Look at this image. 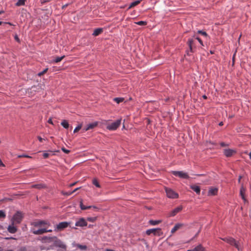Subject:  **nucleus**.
Listing matches in <instances>:
<instances>
[{
	"instance_id": "f257e3e1",
	"label": "nucleus",
	"mask_w": 251,
	"mask_h": 251,
	"mask_svg": "<svg viewBox=\"0 0 251 251\" xmlns=\"http://www.w3.org/2000/svg\"><path fill=\"white\" fill-rule=\"evenodd\" d=\"M24 214L21 211H17L11 219V223L16 225L20 224L24 218Z\"/></svg>"
},
{
	"instance_id": "f03ea898",
	"label": "nucleus",
	"mask_w": 251,
	"mask_h": 251,
	"mask_svg": "<svg viewBox=\"0 0 251 251\" xmlns=\"http://www.w3.org/2000/svg\"><path fill=\"white\" fill-rule=\"evenodd\" d=\"M71 222H62L57 224L55 226V231H61L67 228L70 225Z\"/></svg>"
},
{
	"instance_id": "7ed1b4c3",
	"label": "nucleus",
	"mask_w": 251,
	"mask_h": 251,
	"mask_svg": "<svg viewBox=\"0 0 251 251\" xmlns=\"http://www.w3.org/2000/svg\"><path fill=\"white\" fill-rule=\"evenodd\" d=\"M121 119L117 120L116 121L108 124L106 128L109 130H116L121 125Z\"/></svg>"
},
{
	"instance_id": "20e7f679",
	"label": "nucleus",
	"mask_w": 251,
	"mask_h": 251,
	"mask_svg": "<svg viewBox=\"0 0 251 251\" xmlns=\"http://www.w3.org/2000/svg\"><path fill=\"white\" fill-rule=\"evenodd\" d=\"M165 191L166 193L167 196L169 198L176 199L178 197V194L176 193L175 191H174L172 189L170 188H166Z\"/></svg>"
},
{
	"instance_id": "39448f33",
	"label": "nucleus",
	"mask_w": 251,
	"mask_h": 251,
	"mask_svg": "<svg viewBox=\"0 0 251 251\" xmlns=\"http://www.w3.org/2000/svg\"><path fill=\"white\" fill-rule=\"evenodd\" d=\"M172 174L175 176H178L180 178L188 179L189 176L188 174L183 171H172Z\"/></svg>"
},
{
	"instance_id": "423d86ee",
	"label": "nucleus",
	"mask_w": 251,
	"mask_h": 251,
	"mask_svg": "<svg viewBox=\"0 0 251 251\" xmlns=\"http://www.w3.org/2000/svg\"><path fill=\"white\" fill-rule=\"evenodd\" d=\"M54 245L55 247L60 248L63 249H66V246L60 240L58 239L57 237H56L55 240H54Z\"/></svg>"
},
{
	"instance_id": "0eeeda50",
	"label": "nucleus",
	"mask_w": 251,
	"mask_h": 251,
	"mask_svg": "<svg viewBox=\"0 0 251 251\" xmlns=\"http://www.w3.org/2000/svg\"><path fill=\"white\" fill-rule=\"evenodd\" d=\"M98 125V122H95L90 124H88L85 127H84L82 130L83 132L87 131L90 129H93Z\"/></svg>"
},
{
	"instance_id": "6e6552de",
	"label": "nucleus",
	"mask_w": 251,
	"mask_h": 251,
	"mask_svg": "<svg viewBox=\"0 0 251 251\" xmlns=\"http://www.w3.org/2000/svg\"><path fill=\"white\" fill-rule=\"evenodd\" d=\"M182 209V206H179L175 208L173 210L171 211L168 214V216L169 217H174L175 215H176L178 212L181 211Z\"/></svg>"
},
{
	"instance_id": "1a4fd4ad",
	"label": "nucleus",
	"mask_w": 251,
	"mask_h": 251,
	"mask_svg": "<svg viewBox=\"0 0 251 251\" xmlns=\"http://www.w3.org/2000/svg\"><path fill=\"white\" fill-rule=\"evenodd\" d=\"M87 223L86 221V220L83 218H80L75 224V226H80V227L86 226H87Z\"/></svg>"
},
{
	"instance_id": "9d476101",
	"label": "nucleus",
	"mask_w": 251,
	"mask_h": 251,
	"mask_svg": "<svg viewBox=\"0 0 251 251\" xmlns=\"http://www.w3.org/2000/svg\"><path fill=\"white\" fill-rule=\"evenodd\" d=\"M80 207L81 210H86L91 208H92L96 211H97L99 210V208L96 206H85L84 205H83L82 201H81L80 202Z\"/></svg>"
},
{
	"instance_id": "9b49d317",
	"label": "nucleus",
	"mask_w": 251,
	"mask_h": 251,
	"mask_svg": "<svg viewBox=\"0 0 251 251\" xmlns=\"http://www.w3.org/2000/svg\"><path fill=\"white\" fill-rule=\"evenodd\" d=\"M161 231L160 228H151L150 229H148L146 231V234L148 235H151V234H153V235H159V232Z\"/></svg>"
},
{
	"instance_id": "f8f14e48",
	"label": "nucleus",
	"mask_w": 251,
	"mask_h": 251,
	"mask_svg": "<svg viewBox=\"0 0 251 251\" xmlns=\"http://www.w3.org/2000/svg\"><path fill=\"white\" fill-rule=\"evenodd\" d=\"M16 224L11 223V224L8 226L7 230L11 233H15L17 231V228L15 226Z\"/></svg>"
},
{
	"instance_id": "ddd939ff",
	"label": "nucleus",
	"mask_w": 251,
	"mask_h": 251,
	"mask_svg": "<svg viewBox=\"0 0 251 251\" xmlns=\"http://www.w3.org/2000/svg\"><path fill=\"white\" fill-rule=\"evenodd\" d=\"M184 226V224L182 223H177L175 225L174 227L171 230V233H174L177 230L180 229Z\"/></svg>"
},
{
	"instance_id": "4468645a",
	"label": "nucleus",
	"mask_w": 251,
	"mask_h": 251,
	"mask_svg": "<svg viewBox=\"0 0 251 251\" xmlns=\"http://www.w3.org/2000/svg\"><path fill=\"white\" fill-rule=\"evenodd\" d=\"M32 232L35 235H41L44 233L47 232V229L46 228H42L39 229L38 230H32Z\"/></svg>"
},
{
	"instance_id": "2eb2a0df",
	"label": "nucleus",
	"mask_w": 251,
	"mask_h": 251,
	"mask_svg": "<svg viewBox=\"0 0 251 251\" xmlns=\"http://www.w3.org/2000/svg\"><path fill=\"white\" fill-rule=\"evenodd\" d=\"M245 192L246 189L242 185L240 190V195L242 197V199L244 201H246V199L245 198Z\"/></svg>"
},
{
	"instance_id": "dca6fc26",
	"label": "nucleus",
	"mask_w": 251,
	"mask_h": 251,
	"mask_svg": "<svg viewBox=\"0 0 251 251\" xmlns=\"http://www.w3.org/2000/svg\"><path fill=\"white\" fill-rule=\"evenodd\" d=\"M218 189L216 188H210L208 192V196H214L217 194Z\"/></svg>"
},
{
	"instance_id": "f3484780",
	"label": "nucleus",
	"mask_w": 251,
	"mask_h": 251,
	"mask_svg": "<svg viewBox=\"0 0 251 251\" xmlns=\"http://www.w3.org/2000/svg\"><path fill=\"white\" fill-rule=\"evenodd\" d=\"M48 223L45 221H39L37 222H35L32 224V225H33L35 226H40L42 225H47Z\"/></svg>"
},
{
	"instance_id": "a211bd4d",
	"label": "nucleus",
	"mask_w": 251,
	"mask_h": 251,
	"mask_svg": "<svg viewBox=\"0 0 251 251\" xmlns=\"http://www.w3.org/2000/svg\"><path fill=\"white\" fill-rule=\"evenodd\" d=\"M221 239L231 245H232L234 243V239L231 237L222 238Z\"/></svg>"
},
{
	"instance_id": "6ab92c4d",
	"label": "nucleus",
	"mask_w": 251,
	"mask_h": 251,
	"mask_svg": "<svg viewBox=\"0 0 251 251\" xmlns=\"http://www.w3.org/2000/svg\"><path fill=\"white\" fill-rule=\"evenodd\" d=\"M187 251H204V248L200 244L194 249L192 250H189Z\"/></svg>"
},
{
	"instance_id": "aec40b11",
	"label": "nucleus",
	"mask_w": 251,
	"mask_h": 251,
	"mask_svg": "<svg viewBox=\"0 0 251 251\" xmlns=\"http://www.w3.org/2000/svg\"><path fill=\"white\" fill-rule=\"evenodd\" d=\"M234 151L231 149H226L224 151V154L227 157H230L232 155Z\"/></svg>"
},
{
	"instance_id": "412c9836",
	"label": "nucleus",
	"mask_w": 251,
	"mask_h": 251,
	"mask_svg": "<svg viewBox=\"0 0 251 251\" xmlns=\"http://www.w3.org/2000/svg\"><path fill=\"white\" fill-rule=\"evenodd\" d=\"M190 188L193 191H194L197 194H200L201 192V189L199 186L196 185H192L190 186Z\"/></svg>"
},
{
	"instance_id": "4be33fe9",
	"label": "nucleus",
	"mask_w": 251,
	"mask_h": 251,
	"mask_svg": "<svg viewBox=\"0 0 251 251\" xmlns=\"http://www.w3.org/2000/svg\"><path fill=\"white\" fill-rule=\"evenodd\" d=\"M103 31V29L101 28H96L94 30L92 35L94 36H97L100 34Z\"/></svg>"
},
{
	"instance_id": "5701e85b",
	"label": "nucleus",
	"mask_w": 251,
	"mask_h": 251,
	"mask_svg": "<svg viewBox=\"0 0 251 251\" xmlns=\"http://www.w3.org/2000/svg\"><path fill=\"white\" fill-rule=\"evenodd\" d=\"M56 237H55V236H54V237L45 236L43 238V239L45 240L48 243H50V242H53L54 241V240H55Z\"/></svg>"
},
{
	"instance_id": "b1692460",
	"label": "nucleus",
	"mask_w": 251,
	"mask_h": 251,
	"mask_svg": "<svg viewBox=\"0 0 251 251\" xmlns=\"http://www.w3.org/2000/svg\"><path fill=\"white\" fill-rule=\"evenodd\" d=\"M31 187L34 188H37L38 189H41L42 188L45 187V185L43 184H37L32 185L31 186Z\"/></svg>"
},
{
	"instance_id": "393cba45",
	"label": "nucleus",
	"mask_w": 251,
	"mask_h": 251,
	"mask_svg": "<svg viewBox=\"0 0 251 251\" xmlns=\"http://www.w3.org/2000/svg\"><path fill=\"white\" fill-rule=\"evenodd\" d=\"M61 126H62L65 128H68L69 125L67 120H64L61 123Z\"/></svg>"
},
{
	"instance_id": "a878e982",
	"label": "nucleus",
	"mask_w": 251,
	"mask_h": 251,
	"mask_svg": "<svg viewBox=\"0 0 251 251\" xmlns=\"http://www.w3.org/2000/svg\"><path fill=\"white\" fill-rule=\"evenodd\" d=\"M161 222V221H160V220H151L149 221V223L151 225H153V226H155V225H158L159 223H160Z\"/></svg>"
},
{
	"instance_id": "bb28decb",
	"label": "nucleus",
	"mask_w": 251,
	"mask_h": 251,
	"mask_svg": "<svg viewBox=\"0 0 251 251\" xmlns=\"http://www.w3.org/2000/svg\"><path fill=\"white\" fill-rule=\"evenodd\" d=\"M194 40L192 39H189L188 41V44L189 47V48L190 49V50L191 51H193L192 50V48L194 44Z\"/></svg>"
},
{
	"instance_id": "cd10ccee",
	"label": "nucleus",
	"mask_w": 251,
	"mask_h": 251,
	"mask_svg": "<svg viewBox=\"0 0 251 251\" xmlns=\"http://www.w3.org/2000/svg\"><path fill=\"white\" fill-rule=\"evenodd\" d=\"M141 2V0H136L135 1H133L131 3V4L129 5V8H130L131 7H134L139 4Z\"/></svg>"
},
{
	"instance_id": "c85d7f7f",
	"label": "nucleus",
	"mask_w": 251,
	"mask_h": 251,
	"mask_svg": "<svg viewBox=\"0 0 251 251\" xmlns=\"http://www.w3.org/2000/svg\"><path fill=\"white\" fill-rule=\"evenodd\" d=\"M65 57V56H62L61 57H56L53 61V62L54 63H58L60 62Z\"/></svg>"
},
{
	"instance_id": "c756f323",
	"label": "nucleus",
	"mask_w": 251,
	"mask_h": 251,
	"mask_svg": "<svg viewBox=\"0 0 251 251\" xmlns=\"http://www.w3.org/2000/svg\"><path fill=\"white\" fill-rule=\"evenodd\" d=\"M25 0H18L16 3V5L18 6L24 5L25 4Z\"/></svg>"
},
{
	"instance_id": "7c9ffc66",
	"label": "nucleus",
	"mask_w": 251,
	"mask_h": 251,
	"mask_svg": "<svg viewBox=\"0 0 251 251\" xmlns=\"http://www.w3.org/2000/svg\"><path fill=\"white\" fill-rule=\"evenodd\" d=\"M92 183L95 185L97 187L100 188V187L98 181L97 179L94 178L92 180Z\"/></svg>"
},
{
	"instance_id": "2f4dec72",
	"label": "nucleus",
	"mask_w": 251,
	"mask_h": 251,
	"mask_svg": "<svg viewBox=\"0 0 251 251\" xmlns=\"http://www.w3.org/2000/svg\"><path fill=\"white\" fill-rule=\"evenodd\" d=\"M97 219V217H88L87 218V221L90 222H95Z\"/></svg>"
},
{
	"instance_id": "473e14b6",
	"label": "nucleus",
	"mask_w": 251,
	"mask_h": 251,
	"mask_svg": "<svg viewBox=\"0 0 251 251\" xmlns=\"http://www.w3.org/2000/svg\"><path fill=\"white\" fill-rule=\"evenodd\" d=\"M136 25H147V23L146 21H139L135 23Z\"/></svg>"
},
{
	"instance_id": "72a5a7b5",
	"label": "nucleus",
	"mask_w": 251,
	"mask_h": 251,
	"mask_svg": "<svg viewBox=\"0 0 251 251\" xmlns=\"http://www.w3.org/2000/svg\"><path fill=\"white\" fill-rule=\"evenodd\" d=\"M77 247L81 250H85L87 249V246L85 245L78 244L77 245Z\"/></svg>"
},
{
	"instance_id": "f704fd0d",
	"label": "nucleus",
	"mask_w": 251,
	"mask_h": 251,
	"mask_svg": "<svg viewBox=\"0 0 251 251\" xmlns=\"http://www.w3.org/2000/svg\"><path fill=\"white\" fill-rule=\"evenodd\" d=\"M232 245L234 246L238 250H240V247L239 243L237 242L235 240H234V243Z\"/></svg>"
},
{
	"instance_id": "c9c22d12",
	"label": "nucleus",
	"mask_w": 251,
	"mask_h": 251,
	"mask_svg": "<svg viewBox=\"0 0 251 251\" xmlns=\"http://www.w3.org/2000/svg\"><path fill=\"white\" fill-rule=\"evenodd\" d=\"M82 127V124L78 125L74 129V133H75L79 130Z\"/></svg>"
},
{
	"instance_id": "e433bc0d",
	"label": "nucleus",
	"mask_w": 251,
	"mask_h": 251,
	"mask_svg": "<svg viewBox=\"0 0 251 251\" xmlns=\"http://www.w3.org/2000/svg\"><path fill=\"white\" fill-rule=\"evenodd\" d=\"M114 100L116 102H117V103H120L121 102H122L124 100V99L123 98H115L114 99Z\"/></svg>"
},
{
	"instance_id": "4c0bfd02",
	"label": "nucleus",
	"mask_w": 251,
	"mask_h": 251,
	"mask_svg": "<svg viewBox=\"0 0 251 251\" xmlns=\"http://www.w3.org/2000/svg\"><path fill=\"white\" fill-rule=\"evenodd\" d=\"M5 217V212L3 210H0V218H4Z\"/></svg>"
},
{
	"instance_id": "58836bf2",
	"label": "nucleus",
	"mask_w": 251,
	"mask_h": 251,
	"mask_svg": "<svg viewBox=\"0 0 251 251\" xmlns=\"http://www.w3.org/2000/svg\"><path fill=\"white\" fill-rule=\"evenodd\" d=\"M198 33H199V34H201L202 35L204 36H205V37H207V34L206 33V32L204 31H202V30H198Z\"/></svg>"
},
{
	"instance_id": "ea45409f",
	"label": "nucleus",
	"mask_w": 251,
	"mask_h": 251,
	"mask_svg": "<svg viewBox=\"0 0 251 251\" xmlns=\"http://www.w3.org/2000/svg\"><path fill=\"white\" fill-rule=\"evenodd\" d=\"M61 193L62 195H65V196H70L73 194V192H65L64 191H62Z\"/></svg>"
},
{
	"instance_id": "a19ab883",
	"label": "nucleus",
	"mask_w": 251,
	"mask_h": 251,
	"mask_svg": "<svg viewBox=\"0 0 251 251\" xmlns=\"http://www.w3.org/2000/svg\"><path fill=\"white\" fill-rule=\"evenodd\" d=\"M194 37H195L202 46H203V42L199 37H196L195 35H194Z\"/></svg>"
},
{
	"instance_id": "79ce46f5",
	"label": "nucleus",
	"mask_w": 251,
	"mask_h": 251,
	"mask_svg": "<svg viewBox=\"0 0 251 251\" xmlns=\"http://www.w3.org/2000/svg\"><path fill=\"white\" fill-rule=\"evenodd\" d=\"M48 70V69L46 68L44 71H43L42 72H40L39 73H38V76H41V75H44L45 73H46L47 72Z\"/></svg>"
},
{
	"instance_id": "37998d69",
	"label": "nucleus",
	"mask_w": 251,
	"mask_h": 251,
	"mask_svg": "<svg viewBox=\"0 0 251 251\" xmlns=\"http://www.w3.org/2000/svg\"><path fill=\"white\" fill-rule=\"evenodd\" d=\"M18 157H19V158H21V157L31 158V156H30L28 155H26V154L19 155L18 156Z\"/></svg>"
},
{
	"instance_id": "c03bdc74",
	"label": "nucleus",
	"mask_w": 251,
	"mask_h": 251,
	"mask_svg": "<svg viewBox=\"0 0 251 251\" xmlns=\"http://www.w3.org/2000/svg\"><path fill=\"white\" fill-rule=\"evenodd\" d=\"M61 150L66 153H69L70 152V150H67L64 148H62Z\"/></svg>"
},
{
	"instance_id": "a18cd8bd",
	"label": "nucleus",
	"mask_w": 251,
	"mask_h": 251,
	"mask_svg": "<svg viewBox=\"0 0 251 251\" xmlns=\"http://www.w3.org/2000/svg\"><path fill=\"white\" fill-rule=\"evenodd\" d=\"M43 157L44 158H47L49 156V154L47 152H45L43 154Z\"/></svg>"
},
{
	"instance_id": "49530a36",
	"label": "nucleus",
	"mask_w": 251,
	"mask_h": 251,
	"mask_svg": "<svg viewBox=\"0 0 251 251\" xmlns=\"http://www.w3.org/2000/svg\"><path fill=\"white\" fill-rule=\"evenodd\" d=\"M37 138L39 140V141L40 142H42L43 140H45L44 139H43L42 138H41V137L40 136H38L37 137Z\"/></svg>"
},
{
	"instance_id": "de8ad7c7",
	"label": "nucleus",
	"mask_w": 251,
	"mask_h": 251,
	"mask_svg": "<svg viewBox=\"0 0 251 251\" xmlns=\"http://www.w3.org/2000/svg\"><path fill=\"white\" fill-rule=\"evenodd\" d=\"M48 122L50 124L53 125V122H52V120H51V118H50V119L48 120Z\"/></svg>"
},
{
	"instance_id": "09e8293b",
	"label": "nucleus",
	"mask_w": 251,
	"mask_h": 251,
	"mask_svg": "<svg viewBox=\"0 0 251 251\" xmlns=\"http://www.w3.org/2000/svg\"><path fill=\"white\" fill-rule=\"evenodd\" d=\"M0 166H2V167H3L4 166V165L3 164V163L2 162L1 159H0Z\"/></svg>"
},
{
	"instance_id": "8fccbe9b",
	"label": "nucleus",
	"mask_w": 251,
	"mask_h": 251,
	"mask_svg": "<svg viewBox=\"0 0 251 251\" xmlns=\"http://www.w3.org/2000/svg\"><path fill=\"white\" fill-rule=\"evenodd\" d=\"M15 40H16V41H17L18 42H19V41H20L19 39V38L18 37V36H17V35H16V36H15Z\"/></svg>"
},
{
	"instance_id": "3c124183",
	"label": "nucleus",
	"mask_w": 251,
	"mask_h": 251,
	"mask_svg": "<svg viewBox=\"0 0 251 251\" xmlns=\"http://www.w3.org/2000/svg\"><path fill=\"white\" fill-rule=\"evenodd\" d=\"M79 189V188H75V189H74L73 191H72L71 192H73V193H74V192H76V191L77 190H78Z\"/></svg>"
},
{
	"instance_id": "603ef678",
	"label": "nucleus",
	"mask_w": 251,
	"mask_h": 251,
	"mask_svg": "<svg viewBox=\"0 0 251 251\" xmlns=\"http://www.w3.org/2000/svg\"><path fill=\"white\" fill-rule=\"evenodd\" d=\"M241 178H242V176H239V178H238V182L239 183L240 182Z\"/></svg>"
},
{
	"instance_id": "864d4df0",
	"label": "nucleus",
	"mask_w": 251,
	"mask_h": 251,
	"mask_svg": "<svg viewBox=\"0 0 251 251\" xmlns=\"http://www.w3.org/2000/svg\"><path fill=\"white\" fill-rule=\"evenodd\" d=\"M75 183H72V184H70L69 186L70 187H72L74 185H75Z\"/></svg>"
},
{
	"instance_id": "5fc2aeb1",
	"label": "nucleus",
	"mask_w": 251,
	"mask_h": 251,
	"mask_svg": "<svg viewBox=\"0 0 251 251\" xmlns=\"http://www.w3.org/2000/svg\"><path fill=\"white\" fill-rule=\"evenodd\" d=\"M105 251H114L113 250L107 249L105 250Z\"/></svg>"
},
{
	"instance_id": "6e6d98bb",
	"label": "nucleus",
	"mask_w": 251,
	"mask_h": 251,
	"mask_svg": "<svg viewBox=\"0 0 251 251\" xmlns=\"http://www.w3.org/2000/svg\"><path fill=\"white\" fill-rule=\"evenodd\" d=\"M221 145L222 146L224 147V146H225V143H221Z\"/></svg>"
},
{
	"instance_id": "4d7b16f0",
	"label": "nucleus",
	"mask_w": 251,
	"mask_h": 251,
	"mask_svg": "<svg viewBox=\"0 0 251 251\" xmlns=\"http://www.w3.org/2000/svg\"><path fill=\"white\" fill-rule=\"evenodd\" d=\"M52 230L51 229H47V232H51Z\"/></svg>"
},
{
	"instance_id": "13d9d810",
	"label": "nucleus",
	"mask_w": 251,
	"mask_h": 251,
	"mask_svg": "<svg viewBox=\"0 0 251 251\" xmlns=\"http://www.w3.org/2000/svg\"><path fill=\"white\" fill-rule=\"evenodd\" d=\"M223 122H220V123H219V126H223Z\"/></svg>"
},
{
	"instance_id": "bf43d9fd",
	"label": "nucleus",
	"mask_w": 251,
	"mask_h": 251,
	"mask_svg": "<svg viewBox=\"0 0 251 251\" xmlns=\"http://www.w3.org/2000/svg\"><path fill=\"white\" fill-rule=\"evenodd\" d=\"M3 13V11H0V14H2Z\"/></svg>"
},
{
	"instance_id": "052dcab7",
	"label": "nucleus",
	"mask_w": 251,
	"mask_h": 251,
	"mask_svg": "<svg viewBox=\"0 0 251 251\" xmlns=\"http://www.w3.org/2000/svg\"><path fill=\"white\" fill-rule=\"evenodd\" d=\"M203 98H204V99H206V97L205 95H204V96H203Z\"/></svg>"
},
{
	"instance_id": "680f3d73",
	"label": "nucleus",
	"mask_w": 251,
	"mask_h": 251,
	"mask_svg": "<svg viewBox=\"0 0 251 251\" xmlns=\"http://www.w3.org/2000/svg\"><path fill=\"white\" fill-rule=\"evenodd\" d=\"M13 251L12 250H7V251Z\"/></svg>"
},
{
	"instance_id": "e2e57ef3",
	"label": "nucleus",
	"mask_w": 251,
	"mask_h": 251,
	"mask_svg": "<svg viewBox=\"0 0 251 251\" xmlns=\"http://www.w3.org/2000/svg\"><path fill=\"white\" fill-rule=\"evenodd\" d=\"M92 226L91 225H89V227H91Z\"/></svg>"
},
{
	"instance_id": "0e129e2a",
	"label": "nucleus",
	"mask_w": 251,
	"mask_h": 251,
	"mask_svg": "<svg viewBox=\"0 0 251 251\" xmlns=\"http://www.w3.org/2000/svg\"><path fill=\"white\" fill-rule=\"evenodd\" d=\"M1 23H2V22L0 21V25H1Z\"/></svg>"
}]
</instances>
